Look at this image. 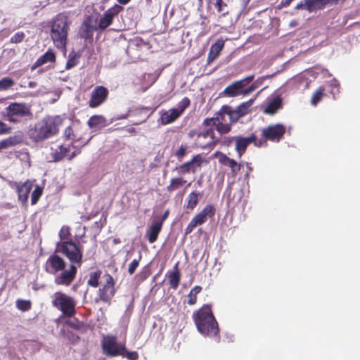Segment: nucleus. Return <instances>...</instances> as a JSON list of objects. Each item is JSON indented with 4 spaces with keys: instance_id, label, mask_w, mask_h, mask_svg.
I'll return each mask as SVG.
<instances>
[{
    "instance_id": "nucleus-53",
    "label": "nucleus",
    "mask_w": 360,
    "mask_h": 360,
    "mask_svg": "<svg viewBox=\"0 0 360 360\" xmlns=\"http://www.w3.org/2000/svg\"><path fill=\"white\" fill-rule=\"evenodd\" d=\"M256 89H257V88L256 87L255 84L252 83L248 88H247L245 89H243V94L247 95V94L252 92L253 91H255Z\"/></svg>"
},
{
    "instance_id": "nucleus-41",
    "label": "nucleus",
    "mask_w": 360,
    "mask_h": 360,
    "mask_svg": "<svg viewBox=\"0 0 360 360\" xmlns=\"http://www.w3.org/2000/svg\"><path fill=\"white\" fill-rule=\"evenodd\" d=\"M32 303L30 300L18 299L16 301V307L22 311H27L31 309Z\"/></svg>"
},
{
    "instance_id": "nucleus-59",
    "label": "nucleus",
    "mask_w": 360,
    "mask_h": 360,
    "mask_svg": "<svg viewBox=\"0 0 360 360\" xmlns=\"http://www.w3.org/2000/svg\"><path fill=\"white\" fill-rule=\"evenodd\" d=\"M169 214V211L167 210L164 212V214H162L160 219H155V221H162V224H163L165 220L168 217Z\"/></svg>"
},
{
    "instance_id": "nucleus-20",
    "label": "nucleus",
    "mask_w": 360,
    "mask_h": 360,
    "mask_svg": "<svg viewBox=\"0 0 360 360\" xmlns=\"http://www.w3.org/2000/svg\"><path fill=\"white\" fill-rule=\"evenodd\" d=\"M159 122L162 125H167L176 120L181 115L176 108H172L168 110H162L160 112Z\"/></svg>"
},
{
    "instance_id": "nucleus-31",
    "label": "nucleus",
    "mask_w": 360,
    "mask_h": 360,
    "mask_svg": "<svg viewBox=\"0 0 360 360\" xmlns=\"http://www.w3.org/2000/svg\"><path fill=\"white\" fill-rule=\"evenodd\" d=\"M72 146L70 144L67 146L64 145L59 146L57 148H56L51 153V156L55 162H59L64 159L68 153L70 152V147Z\"/></svg>"
},
{
    "instance_id": "nucleus-19",
    "label": "nucleus",
    "mask_w": 360,
    "mask_h": 360,
    "mask_svg": "<svg viewBox=\"0 0 360 360\" xmlns=\"http://www.w3.org/2000/svg\"><path fill=\"white\" fill-rule=\"evenodd\" d=\"M282 108V98L280 96H276L267 102L263 112L266 115H274Z\"/></svg>"
},
{
    "instance_id": "nucleus-45",
    "label": "nucleus",
    "mask_w": 360,
    "mask_h": 360,
    "mask_svg": "<svg viewBox=\"0 0 360 360\" xmlns=\"http://www.w3.org/2000/svg\"><path fill=\"white\" fill-rule=\"evenodd\" d=\"M41 194H42V188H41L39 186H37L34 188V190L32 191V195H31V204L35 205L38 202Z\"/></svg>"
},
{
    "instance_id": "nucleus-3",
    "label": "nucleus",
    "mask_w": 360,
    "mask_h": 360,
    "mask_svg": "<svg viewBox=\"0 0 360 360\" xmlns=\"http://www.w3.org/2000/svg\"><path fill=\"white\" fill-rule=\"evenodd\" d=\"M70 24L68 17L63 13H58L53 20L51 37L58 49H65Z\"/></svg>"
},
{
    "instance_id": "nucleus-43",
    "label": "nucleus",
    "mask_w": 360,
    "mask_h": 360,
    "mask_svg": "<svg viewBox=\"0 0 360 360\" xmlns=\"http://www.w3.org/2000/svg\"><path fill=\"white\" fill-rule=\"evenodd\" d=\"M188 147L186 144H181L178 150H176L174 155L179 161H181L187 153Z\"/></svg>"
},
{
    "instance_id": "nucleus-48",
    "label": "nucleus",
    "mask_w": 360,
    "mask_h": 360,
    "mask_svg": "<svg viewBox=\"0 0 360 360\" xmlns=\"http://www.w3.org/2000/svg\"><path fill=\"white\" fill-rule=\"evenodd\" d=\"M141 258V256L140 255L139 259H134L129 264V267H128V273L130 275H132L135 272L136 269H137V267L139 265V261H140Z\"/></svg>"
},
{
    "instance_id": "nucleus-13",
    "label": "nucleus",
    "mask_w": 360,
    "mask_h": 360,
    "mask_svg": "<svg viewBox=\"0 0 360 360\" xmlns=\"http://www.w3.org/2000/svg\"><path fill=\"white\" fill-rule=\"evenodd\" d=\"M253 143L256 147L264 146V140H259L255 134H251L248 137L238 136L236 138V150L239 158L245 153L248 146Z\"/></svg>"
},
{
    "instance_id": "nucleus-32",
    "label": "nucleus",
    "mask_w": 360,
    "mask_h": 360,
    "mask_svg": "<svg viewBox=\"0 0 360 360\" xmlns=\"http://www.w3.org/2000/svg\"><path fill=\"white\" fill-rule=\"evenodd\" d=\"M186 182V180L181 176L172 178L169 184L166 187V191L172 193L181 188Z\"/></svg>"
},
{
    "instance_id": "nucleus-52",
    "label": "nucleus",
    "mask_w": 360,
    "mask_h": 360,
    "mask_svg": "<svg viewBox=\"0 0 360 360\" xmlns=\"http://www.w3.org/2000/svg\"><path fill=\"white\" fill-rule=\"evenodd\" d=\"M77 64V58L75 56L71 57L68 60V61L66 63L65 68L67 70H69V69L75 67Z\"/></svg>"
},
{
    "instance_id": "nucleus-5",
    "label": "nucleus",
    "mask_w": 360,
    "mask_h": 360,
    "mask_svg": "<svg viewBox=\"0 0 360 360\" xmlns=\"http://www.w3.org/2000/svg\"><path fill=\"white\" fill-rule=\"evenodd\" d=\"M57 249L64 254L67 258L77 267H80L82 264L83 253L82 248L72 240H65L57 244Z\"/></svg>"
},
{
    "instance_id": "nucleus-24",
    "label": "nucleus",
    "mask_w": 360,
    "mask_h": 360,
    "mask_svg": "<svg viewBox=\"0 0 360 360\" xmlns=\"http://www.w3.org/2000/svg\"><path fill=\"white\" fill-rule=\"evenodd\" d=\"M224 46V41L222 39H218L214 44H213L210 49L207 56V63H210L217 59L220 55Z\"/></svg>"
},
{
    "instance_id": "nucleus-56",
    "label": "nucleus",
    "mask_w": 360,
    "mask_h": 360,
    "mask_svg": "<svg viewBox=\"0 0 360 360\" xmlns=\"http://www.w3.org/2000/svg\"><path fill=\"white\" fill-rule=\"evenodd\" d=\"M294 0H281V2H280V6L281 7H288L290 5V4Z\"/></svg>"
},
{
    "instance_id": "nucleus-46",
    "label": "nucleus",
    "mask_w": 360,
    "mask_h": 360,
    "mask_svg": "<svg viewBox=\"0 0 360 360\" xmlns=\"http://www.w3.org/2000/svg\"><path fill=\"white\" fill-rule=\"evenodd\" d=\"M25 34L23 32H18L15 33L10 39V42L17 44L21 42L25 38Z\"/></svg>"
},
{
    "instance_id": "nucleus-28",
    "label": "nucleus",
    "mask_w": 360,
    "mask_h": 360,
    "mask_svg": "<svg viewBox=\"0 0 360 360\" xmlns=\"http://www.w3.org/2000/svg\"><path fill=\"white\" fill-rule=\"evenodd\" d=\"M56 61V55L51 49H49L46 52H45L42 56H41L37 60L34 62L33 65L32 66V70L37 68L38 67L46 64L47 63H53Z\"/></svg>"
},
{
    "instance_id": "nucleus-38",
    "label": "nucleus",
    "mask_w": 360,
    "mask_h": 360,
    "mask_svg": "<svg viewBox=\"0 0 360 360\" xmlns=\"http://www.w3.org/2000/svg\"><path fill=\"white\" fill-rule=\"evenodd\" d=\"M82 24L86 26L92 27L95 30H99L98 27V21L97 16H94L92 15H88L87 17H86V18L83 21Z\"/></svg>"
},
{
    "instance_id": "nucleus-57",
    "label": "nucleus",
    "mask_w": 360,
    "mask_h": 360,
    "mask_svg": "<svg viewBox=\"0 0 360 360\" xmlns=\"http://www.w3.org/2000/svg\"><path fill=\"white\" fill-rule=\"evenodd\" d=\"M333 89L331 90V94L333 95V98H335V94L339 92V84H336V82H335L334 84H332Z\"/></svg>"
},
{
    "instance_id": "nucleus-51",
    "label": "nucleus",
    "mask_w": 360,
    "mask_h": 360,
    "mask_svg": "<svg viewBox=\"0 0 360 360\" xmlns=\"http://www.w3.org/2000/svg\"><path fill=\"white\" fill-rule=\"evenodd\" d=\"M11 127H9L6 123L0 121V135L8 134L11 132Z\"/></svg>"
},
{
    "instance_id": "nucleus-60",
    "label": "nucleus",
    "mask_w": 360,
    "mask_h": 360,
    "mask_svg": "<svg viewBox=\"0 0 360 360\" xmlns=\"http://www.w3.org/2000/svg\"><path fill=\"white\" fill-rule=\"evenodd\" d=\"M255 78V76L252 75H250L245 78H244L243 80H244V84L245 85L250 82H252Z\"/></svg>"
},
{
    "instance_id": "nucleus-63",
    "label": "nucleus",
    "mask_w": 360,
    "mask_h": 360,
    "mask_svg": "<svg viewBox=\"0 0 360 360\" xmlns=\"http://www.w3.org/2000/svg\"><path fill=\"white\" fill-rule=\"evenodd\" d=\"M67 234H69V232L67 231V233H65V232L63 231V229H62L60 231V237L61 239H63V238H67Z\"/></svg>"
},
{
    "instance_id": "nucleus-7",
    "label": "nucleus",
    "mask_w": 360,
    "mask_h": 360,
    "mask_svg": "<svg viewBox=\"0 0 360 360\" xmlns=\"http://www.w3.org/2000/svg\"><path fill=\"white\" fill-rule=\"evenodd\" d=\"M204 127V129L199 131V134L195 139V143L201 149L210 151L215 148L219 139L215 136L214 128L212 127Z\"/></svg>"
},
{
    "instance_id": "nucleus-42",
    "label": "nucleus",
    "mask_w": 360,
    "mask_h": 360,
    "mask_svg": "<svg viewBox=\"0 0 360 360\" xmlns=\"http://www.w3.org/2000/svg\"><path fill=\"white\" fill-rule=\"evenodd\" d=\"M191 105V101L188 97H184L181 101H180L178 103V108H176L179 113L181 115L185 110L189 107Z\"/></svg>"
},
{
    "instance_id": "nucleus-50",
    "label": "nucleus",
    "mask_w": 360,
    "mask_h": 360,
    "mask_svg": "<svg viewBox=\"0 0 360 360\" xmlns=\"http://www.w3.org/2000/svg\"><path fill=\"white\" fill-rule=\"evenodd\" d=\"M274 76V74H272V75H265V76H262L260 77H258L253 83L255 84V85L256 86L257 88L259 87L260 86L262 85L263 82L267 79H269V78H271Z\"/></svg>"
},
{
    "instance_id": "nucleus-4",
    "label": "nucleus",
    "mask_w": 360,
    "mask_h": 360,
    "mask_svg": "<svg viewBox=\"0 0 360 360\" xmlns=\"http://www.w3.org/2000/svg\"><path fill=\"white\" fill-rule=\"evenodd\" d=\"M52 306L60 311L65 317H72L76 314L77 301L63 292H55L51 301Z\"/></svg>"
},
{
    "instance_id": "nucleus-47",
    "label": "nucleus",
    "mask_w": 360,
    "mask_h": 360,
    "mask_svg": "<svg viewBox=\"0 0 360 360\" xmlns=\"http://www.w3.org/2000/svg\"><path fill=\"white\" fill-rule=\"evenodd\" d=\"M120 356L127 357L129 360H137L139 358V354L137 353V352H129L127 350L125 347L122 354H120Z\"/></svg>"
},
{
    "instance_id": "nucleus-40",
    "label": "nucleus",
    "mask_w": 360,
    "mask_h": 360,
    "mask_svg": "<svg viewBox=\"0 0 360 360\" xmlns=\"http://www.w3.org/2000/svg\"><path fill=\"white\" fill-rule=\"evenodd\" d=\"M15 84L14 80L11 77H3L0 79V91L7 90Z\"/></svg>"
},
{
    "instance_id": "nucleus-6",
    "label": "nucleus",
    "mask_w": 360,
    "mask_h": 360,
    "mask_svg": "<svg viewBox=\"0 0 360 360\" xmlns=\"http://www.w3.org/2000/svg\"><path fill=\"white\" fill-rule=\"evenodd\" d=\"M5 110L7 120L13 123H18L22 119L32 116L30 107L24 103H11Z\"/></svg>"
},
{
    "instance_id": "nucleus-39",
    "label": "nucleus",
    "mask_w": 360,
    "mask_h": 360,
    "mask_svg": "<svg viewBox=\"0 0 360 360\" xmlns=\"http://www.w3.org/2000/svg\"><path fill=\"white\" fill-rule=\"evenodd\" d=\"M231 122L217 123L214 125L216 130L221 134H228L231 129Z\"/></svg>"
},
{
    "instance_id": "nucleus-34",
    "label": "nucleus",
    "mask_w": 360,
    "mask_h": 360,
    "mask_svg": "<svg viewBox=\"0 0 360 360\" xmlns=\"http://www.w3.org/2000/svg\"><path fill=\"white\" fill-rule=\"evenodd\" d=\"M326 94L325 93V88L323 86H319L316 91L313 94L311 98V104L313 106H316L317 104L323 99Z\"/></svg>"
},
{
    "instance_id": "nucleus-30",
    "label": "nucleus",
    "mask_w": 360,
    "mask_h": 360,
    "mask_svg": "<svg viewBox=\"0 0 360 360\" xmlns=\"http://www.w3.org/2000/svg\"><path fill=\"white\" fill-rule=\"evenodd\" d=\"M202 196V193L193 191L191 192L186 198V208L189 210H193L198 204L200 198Z\"/></svg>"
},
{
    "instance_id": "nucleus-1",
    "label": "nucleus",
    "mask_w": 360,
    "mask_h": 360,
    "mask_svg": "<svg viewBox=\"0 0 360 360\" xmlns=\"http://www.w3.org/2000/svg\"><path fill=\"white\" fill-rule=\"evenodd\" d=\"M66 262L56 253L51 255L46 261L45 271L54 275V283L57 285L69 286L75 279L77 266L70 264L68 269Z\"/></svg>"
},
{
    "instance_id": "nucleus-64",
    "label": "nucleus",
    "mask_w": 360,
    "mask_h": 360,
    "mask_svg": "<svg viewBox=\"0 0 360 360\" xmlns=\"http://www.w3.org/2000/svg\"><path fill=\"white\" fill-rule=\"evenodd\" d=\"M72 342H77L79 340V337L78 335H72Z\"/></svg>"
},
{
    "instance_id": "nucleus-22",
    "label": "nucleus",
    "mask_w": 360,
    "mask_h": 360,
    "mask_svg": "<svg viewBox=\"0 0 360 360\" xmlns=\"http://www.w3.org/2000/svg\"><path fill=\"white\" fill-rule=\"evenodd\" d=\"M219 162L221 165L228 166L231 169L233 176H236L242 167L241 163H238L235 160L229 158L226 155L221 153L219 158Z\"/></svg>"
},
{
    "instance_id": "nucleus-25",
    "label": "nucleus",
    "mask_w": 360,
    "mask_h": 360,
    "mask_svg": "<svg viewBox=\"0 0 360 360\" xmlns=\"http://www.w3.org/2000/svg\"><path fill=\"white\" fill-rule=\"evenodd\" d=\"M173 271H169L167 274V276L169 280L170 288L176 290L179 285L181 281V272L179 269V263L177 262L174 266Z\"/></svg>"
},
{
    "instance_id": "nucleus-8",
    "label": "nucleus",
    "mask_w": 360,
    "mask_h": 360,
    "mask_svg": "<svg viewBox=\"0 0 360 360\" xmlns=\"http://www.w3.org/2000/svg\"><path fill=\"white\" fill-rule=\"evenodd\" d=\"M216 212V209L212 205H207L200 212L195 214L185 229V234L191 233L193 229L204 223L208 218H212Z\"/></svg>"
},
{
    "instance_id": "nucleus-33",
    "label": "nucleus",
    "mask_w": 360,
    "mask_h": 360,
    "mask_svg": "<svg viewBox=\"0 0 360 360\" xmlns=\"http://www.w3.org/2000/svg\"><path fill=\"white\" fill-rule=\"evenodd\" d=\"M96 30H97L82 24L79 34L81 38L84 39L86 41H91L93 39L94 32Z\"/></svg>"
},
{
    "instance_id": "nucleus-62",
    "label": "nucleus",
    "mask_w": 360,
    "mask_h": 360,
    "mask_svg": "<svg viewBox=\"0 0 360 360\" xmlns=\"http://www.w3.org/2000/svg\"><path fill=\"white\" fill-rule=\"evenodd\" d=\"M137 111H139L140 113H145L146 115H148V112L149 110V108H141L140 109H137Z\"/></svg>"
},
{
    "instance_id": "nucleus-15",
    "label": "nucleus",
    "mask_w": 360,
    "mask_h": 360,
    "mask_svg": "<svg viewBox=\"0 0 360 360\" xmlns=\"http://www.w3.org/2000/svg\"><path fill=\"white\" fill-rule=\"evenodd\" d=\"M50 138L57 135L63 119L60 115H47L40 120Z\"/></svg>"
},
{
    "instance_id": "nucleus-9",
    "label": "nucleus",
    "mask_w": 360,
    "mask_h": 360,
    "mask_svg": "<svg viewBox=\"0 0 360 360\" xmlns=\"http://www.w3.org/2000/svg\"><path fill=\"white\" fill-rule=\"evenodd\" d=\"M286 128L281 123L270 124L262 129V137L259 140H264V146H266V141L279 142L285 134Z\"/></svg>"
},
{
    "instance_id": "nucleus-16",
    "label": "nucleus",
    "mask_w": 360,
    "mask_h": 360,
    "mask_svg": "<svg viewBox=\"0 0 360 360\" xmlns=\"http://www.w3.org/2000/svg\"><path fill=\"white\" fill-rule=\"evenodd\" d=\"M108 89L103 86H96L91 91L88 102L89 107L96 108L103 104L108 99Z\"/></svg>"
},
{
    "instance_id": "nucleus-37",
    "label": "nucleus",
    "mask_w": 360,
    "mask_h": 360,
    "mask_svg": "<svg viewBox=\"0 0 360 360\" xmlns=\"http://www.w3.org/2000/svg\"><path fill=\"white\" fill-rule=\"evenodd\" d=\"M63 135L66 139L72 141L70 145L72 148H76V146H74V143L80 141V139L77 138L71 126H68L65 128Z\"/></svg>"
},
{
    "instance_id": "nucleus-10",
    "label": "nucleus",
    "mask_w": 360,
    "mask_h": 360,
    "mask_svg": "<svg viewBox=\"0 0 360 360\" xmlns=\"http://www.w3.org/2000/svg\"><path fill=\"white\" fill-rule=\"evenodd\" d=\"M253 102V99H250L241 103L236 109H233L230 105H222V110L229 117V120L231 123H236L240 118L244 117L250 112V108L252 105Z\"/></svg>"
},
{
    "instance_id": "nucleus-36",
    "label": "nucleus",
    "mask_w": 360,
    "mask_h": 360,
    "mask_svg": "<svg viewBox=\"0 0 360 360\" xmlns=\"http://www.w3.org/2000/svg\"><path fill=\"white\" fill-rule=\"evenodd\" d=\"M202 291V287L200 285H195L194 288H193L188 295V304L190 306L194 305L197 302V296Z\"/></svg>"
},
{
    "instance_id": "nucleus-55",
    "label": "nucleus",
    "mask_w": 360,
    "mask_h": 360,
    "mask_svg": "<svg viewBox=\"0 0 360 360\" xmlns=\"http://www.w3.org/2000/svg\"><path fill=\"white\" fill-rule=\"evenodd\" d=\"M198 134H199V131H198L196 129H191L189 131V132L188 134V136L190 139H193L195 137L196 139L198 137Z\"/></svg>"
},
{
    "instance_id": "nucleus-11",
    "label": "nucleus",
    "mask_w": 360,
    "mask_h": 360,
    "mask_svg": "<svg viewBox=\"0 0 360 360\" xmlns=\"http://www.w3.org/2000/svg\"><path fill=\"white\" fill-rule=\"evenodd\" d=\"M103 278L105 279V283L98 290V299L109 304L116 292L115 288V282L112 276L109 274H104Z\"/></svg>"
},
{
    "instance_id": "nucleus-18",
    "label": "nucleus",
    "mask_w": 360,
    "mask_h": 360,
    "mask_svg": "<svg viewBox=\"0 0 360 360\" xmlns=\"http://www.w3.org/2000/svg\"><path fill=\"white\" fill-rule=\"evenodd\" d=\"M29 139L35 143L43 142L45 140L50 139L49 135L45 131L43 124L41 122H38L31 127L27 131Z\"/></svg>"
},
{
    "instance_id": "nucleus-49",
    "label": "nucleus",
    "mask_w": 360,
    "mask_h": 360,
    "mask_svg": "<svg viewBox=\"0 0 360 360\" xmlns=\"http://www.w3.org/2000/svg\"><path fill=\"white\" fill-rule=\"evenodd\" d=\"M210 1L214 5L217 12L219 13L222 11L224 6H227L223 0H210Z\"/></svg>"
},
{
    "instance_id": "nucleus-29",
    "label": "nucleus",
    "mask_w": 360,
    "mask_h": 360,
    "mask_svg": "<svg viewBox=\"0 0 360 360\" xmlns=\"http://www.w3.org/2000/svg\"><path fill=\"white\" fill-rule=\"evenodd\" d=\"M88 126L91 129H98L108 125L106 118L101 115H95L91 116L88 122Z\"/></svg>"
},
{
    "instance_id": "nucleus-44",
    "label": "nucleus",
    "mask_w": 360,
    "mask_h": 360,
    "mask_svg": "<svg viewBox=\"0 0 360 360\" xmlns=\"http://www.w3.org/2000/svg\"><path fill=\"white\" fill-rule=\"evenodd\" d=\"M65 323L69 327L77 330H81L84 325L83 323L79 321L77 318H75L73 320H67Z\"/></svg>"
},
{
    "instance_id": "nucleus-2",
    "label": "nucleus",
    "mask_w": 360,
    "mask_h": 360,
    "mask_svg": "<svg viewBox=\"0 0 360 360\" xmlns=\"http://www.w3.org/2000/svg\"><path fill=\"white\" fill-rule=\"evenodd\" d=\"M192 318L198 330L201 334L209 336L218 334V323L212 313L211 304H204L193 312Z\"/></svg>"
},
{
    "instance_id": "nucleus-27",
    "label": "nucleus",
    "mask_w": 360,
    "mask_h": 360,
    "mask_svg": "<svg viewBox=\"0 0 360 360\" xmlns=\"http://www.w3.org/2000/svg\"><path fill=\"white\" fill-rule=\"evenodd\" d=\"M227 115L226 112L222 110V106L220 110L217 112L213 117L205 118L202 124V127H214V125L217 123H225V115Z\"/></svg>"
},
{
    "instance_id": "nucleus-17",
    "label": "nucleus",
    "mask_w": 360,
    "mask_h": 360,
    "mask_svg": "<svg viewBox=\"0 0 360 360\" xmlns=\"http://www.w3.org/2000/svg\"><path fill=\"white\" fill-rule=\"evenodd\" d=\"M203 162L204 159L201 154H198L193 156L189 161L176 167L175 170L179 174H189L191 172L194 174L196 172V168L200 167Z\"/></svg>"
},
{
    "instance_id": "nucleus-26",
    "label": "nucleus",
    "mask_w": 360,
    "mask_h": 360,
    "mask_svg": "<svg viewBox=\"0 0 360 360\" xmlns=\"http://www.w3.org/2000/svg\"><path fill=\"white\" fill-rule=\"evenodd\" d=\"M14 185L15 186L18 194V199L22 202H27L32 188V185L28 181L22 184L15 182Z\"/></svg>"
},
{
    "instance_id": "nucleus-12",
    "label": "nucleus",
    "mask_w": 360,
    "mask_h": 360,
    "mask_svg": "<svg viewBox=\"0 0 360 360\" xmlns=\"http://www.w3.org/2000/svg\"><path fill=\"white\" fill-rule=\"evenodd\" d=\"M102 348L107 356H117L122 354L124 345L117 343L115 336H107L102 340Z\"/></svg>"
},
{
    "instance_id": "nucleus-23",
    "label": "nucleus",
    "mask_w": 360,
    "mask_h": 360,
    "mask_svg": "<svg viewBox=\"0 0 360 360\" xmlns=\"http://www.w3.org/2000/svg\"><path fill=\"white\" fill-rule=\"evenodd\" d=\"M162 228V221H153L152 224L146 232V236L149 243L155 242Z\"/></svg>"
},
{
    "instance_id": "nucleus-21",
    "label": "nucleus",
    "mask_w": 360,
    "mask_h": 360,
    "mask_svg": "<svg viewBox=\"0 0 360 360\" xmlns=\"http://www.w3.org/2000/svg\"><path fill=\"white\" fill-rule=\"evenodd\" d=\"M245 86L244 80L233 82L224 90V94L229 97H235L243 94V89Z\"/></svg>"
},
{
    "instance_id": "nucleus-35",
    "label": "nucleus",
    "mask_w": 360,
    "mask_h": 360,
    "mask_svg": "<svg viewBox=\"0 0 360 360\" xmlns=\"http://www.w3.org/2000/svg\"><path fill=\"white\" fill-rule=\"evenodd\" d=\"M101 274L102 272L101 270L90 272L89 274L87 284L91 287H98L99 285V279L101 278Z\"/></svg>"
},
{
    "instance_id": "nucleus-58",
    "label": "nucleus",
    "mask_w": 360,
    "mask_h": 360,
    "mask_svg": "<svg viewBox=\"0 0 360 360\" xmlns=\"http://www.w3.org/2000/svg\"><path fill=\"white\" fill-rule=\"evenodd\" d=\"M80 153H81L80 149H75L74 151L72 152L70 155L68 157V160H72L77 155H78Z\"/></svg>"
},
{
    "instance_id": "nucleus-54",
    "label": "nucleus",
    "mask_w": 360,
    "mask_h": 360,
    "mask_svg": "<svg viewBox=\"0 0 360 360\" xmlns=\"http://www.w3.org/2000/svg\"><path fill=\"white\" fill-rule=\"evenodd\" d=\"M150 275V272L148 270H142L138 275V276L142 281L146 280Z\"/></svg>"
},
{
    "instance_id": "nucleus-14",
    "label": "nucleus",
    "mask_w": 360,
    "mask_h": 360,
    "mask_svg": "<svg viewBox=\"0 0 360 360\" xmlns=\"http://www.w3.org/2000/svg\"><path fill=\"white\" fill-rule=\"evenodd\" d=\"M124 7L119 5L115 4L107 11H105L103 15L98 20V27L99 30L103 31L113 22L115 18L117 17L118 15L123 11Z\"/></svg>"
},
{
    "instance_id": "nucleus-61",
    "label": "nucleus",
    "mask_w": 360,
    "mask_h": 360,
    "mask_svg": "<svg viewBox=\"0 0 360 360\" xmlns=\"http://www.w3.org/2000/svg\"><path fill=\"white\" fill-rule=\"evenodd\" d=\"M296 8L297 9H300V8L306 9L305 2H304V0L302 1L300 4H298L296 6Z\"/></svg>"
}]
</instances>
